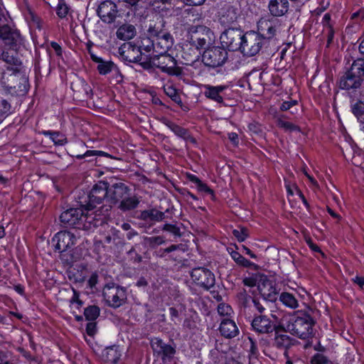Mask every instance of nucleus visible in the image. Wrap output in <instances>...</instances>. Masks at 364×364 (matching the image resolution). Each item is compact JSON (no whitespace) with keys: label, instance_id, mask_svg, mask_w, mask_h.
<instances>
[{"label":"nucleus","instance_id":"f257e3e1","mask_svg":"<svg viewBox=\"0 0 364 364\" xmlns=\"http://www.w3.org/2000/svg\"><path fill=\"white\" fill-rule=\"evenodd\" d=\"M297 314L287 325V328L297 337L308 339L313 335L314 319L309 314L299 312Z\"/></svg>","mask_w":364,"mask_h":364},{"label":"nucleus","instance_id":"f03ea898","mask_svg":"<svg viewBox=\"0 0 364 364\" xmlns=\"http://www.w3.org/2000/svg\"><path fill=\"white\" fill-rule=\"evenodd\" d=\"M173 38L170 34L166 36L154 38H141V48L150 55H159L166 54L173 46Z\"/></svg>","mask_w":364,"mask_h":364},{"label":"nucleus","instance_id":"7ed1b4c3","mask_svg":"<svg viewBox=\"0 0 364 364\" xmlns=\"http://www.w3.org/2000/svg\"><path fill=\"white\" fill-rule=\"evenodd\" d=\"M144 49L141 48V44L137 46L132 43H124L119 48V53L122 58L129 63H139L144 68H150V63L148 62V55H144Z\"/></svg>","mask_w":364,"mask_h":364},{"label":"nucleus","instance_id":"20e7f679","mask_svg":"<svg viewBox=\"0 0 364 364\" xmlns=\"http://www.w3.org/2000/svg\"><path fill=\"white\" fill-rule=\"evenodd\" d=\"M105 303L110 307L117 309L127 301V289L113 282L107 284L102 291Z\"/></svg>","mask_w":364,"mask_h":364},{"label":"nucleus","instance_id":"39448f33","mask_svg":"<svg viewBox=\"0 0 364 364\" xmlns=\"http://www.w3.org/2000/svg\"><path fill=\"white\" fill-rule=\"evenodd\" d=\"M150 68L156 67L161 72L167 73L170 75L180 76L182 74V70L177 66L176 60L169 54H162L159 55H150L148 62Z\"/></svg>","mask_w":364,"mask_h":364},{"label":"nucleus","instance_id":"423d86ee","mask_svg":"<svg viewBox=\"0 0 364 364\" xmlns=\"http://www.w3.org/2000/svg\"><path fill=\"white\" fill-rule=\"evenodd\" d=\"M264 46H267V44L259 34H257L255 31H250L244 34L241 48L239 50L245 55L254 56Z\"/></svg>","mask_w":364,"mask_h":364},{"label":"nucleus","instance_id":"0eeeda50","mask_svg":"<svg viewBox=\"0 0 364 364\" xmlns=\"http://www.w3.org/2000/svg\"><path fill=\"white\" fill-rule=\"evenodd\" d=\"M242 31L240 28H228L220 36V43L223 48L231 51L239 50L243 38Z\"/></svg>","mask_w":364,"mask_h":364},{"label":"nucleus","instance_id":"6e6552de","mask_svg":"<svg viewBox=\"0 0 364 364\" xmlns=\"http://www.w3.org/2000/svg\"><path fill=\"white\" fill-rule=\"evenodd\" d=\"M228 59V52L221 47H213L204 51L202 55L203 63L208 67L222 66Z\"/></svg>","mask_w":364,"mask_h":364},{"label":"nucleus","instance_id":"1a4fd4ad","mask_svg":"<svg viewBox=\"0 0 364 364\" xmlns=\"http://www.w3.org/2000/svg\"><path fill=\"white\" fill-rule=\"evenodd\" d=\"M191 277L195 284L205 289L213 287L215 282L214 274L202 267L193 268L191 272Z\"/></svg>","mask_w":364,"mask_h":364},{"label":"nucleus","instance_id":"9d476101","mask_svg":"<svg viewBox=\"0 0 364 364\" xmlns=\"http://www.w3.org/2000/svg\"><path fill=\"white\" fill-rule=\"evenodd\" d=\"M151 345L154 355L161 359L164 363L172 361L176 353L175 347L159 338L153 339Z\"/></svg>","mask_w":364,"mask_h":364},{"label":"nucleus","instance_id":"9b49d317","mask_svg":"<svg viewBox=\"0 0 364 364\" xmlns=\"http://www.w3.org/2000/svg\"><path fill=\"white\" fill-rule=\"evenodd\" d=\"M279 27V21L274 18H261L257 23V34L264 40L267 45L269 40L272 39Z\"/></svg>","mask_w":364,"mask_h":364},{"label":"nucleus","instance_id":"f8f14e48","mask_svg":"<svg viewBox=\"0 0 364 364\" xmlns=\"http://www.w3.org/2000/svg\"><path fill=\"white\" fill-rule=\"evenodd\" d=\"M109 184L105 181H99L90 191L88 195L87 206L95 208L97 205L102 203L105 198L108 199Z\"/></svg>","mask_w":364,"mask_h":364},{"label":"nucleus","instance_id":"ddd939ff","mask_svg":"<svg viewBox=\"0 0 364 364\" xmlns=\"http://www.w3.org/2000/svg\"><path fill=\"white\" fill-rule=\"evenodd\" d=\"M257 289L263 299L268 301L277 300V291L275 283L265 275H261L257 282Z\"/></svg>","mask_w":364,"mask_h":364},{"label":"nucleus","instance_id":"4468645a","mask_svg":"<svg viewBox=\"0 0 364 364\" xmlns=\"http://www.w3.org/2000/svg\"><path fill=\"white\" fill-rule=\"evenodd\" d=\"M83 209L70 208L63 212L60 216V222L67 227L80 230Z\"/></svg>","mask_w":364,"mask_h":364},{"label":"nucleus","instance_id":"2eb2a0df","mask_svg":"<svg viewBox=\"0 0 364 364\" xmlns=\"http://www.w3.org/2000/svg\"><path fill=\"white\" fill-rule=\"evenodd\" d=\"M53 240L56 242L55 250L63 252L75 245L77 237L74 232L64 230L58 232L54 236Z\"/></svg>","mask_w":364,"mask_h":364},{"label":"nucleus","instance_id":"dca6fc26","mask_svg":"<svg viewBox=\"0 0 364 364\" xmlns=\"http://www.w3.org/2000/svg\"><path fill=\"white\" fill-rule=\"evenodd\" d=\"M97 12L101 20L107 23H113L118 14L116 4L109 0L102 2L98 6Z\"/></svg>","mask_w":364,"mask_h":364},{"label":"nucleus","instance_id":"f3484780","mask_svg":"<svg viewBox=\"0 0 364 364\" xmlns=\"http://www.w3.org/2000/svg\"><path fill=\"white\" fill-rule=\"evenodd\" d=\"M93 208L87 206L86 210H83L80 230H92L102 224L103 219L97 218L96 213L92 211Z\"/></svg>","mask_w":364,"mask_h":364},{"label":"nucleus","instance_id":"a211bd4d","mask_svg":"<svg viewBox=\"0 0 364 364\" xmlns=\"http://www.w3.org/2000/svg\"><path fill=\"white\" fill-rule=\"evenodd\" d=\"M251 325L255 332L262 334L272 333L276 328L272 321L264 315L255 316L252 319Z\"/></svg>","mask_w":364,"mask_h":364},{"label":"nucleus","instance_id":"6ab92c4d","mask_svg":"<svg viewBox=\"0 0 364 364\" xmlns=\"http://www.w3.org/2000/svg\"><path fill=\"white\" fill-rule=\"evenodd\" d=\"M130 189L124 183H114L109 188L108 200L111 203H120L125 197L129 196Z\"/></svg>","mask_w":364,"mask_h":364},{"label":"nucleus","instance_id":"aec40b11","mask_svg":"<svg viewBox=\"0 0 364 364\" xmlns=\"http://www.w3.org/2000/svg\"><path fill=\"white\" fill-rule=\"evenodd\" d=\"M203 94L208 99L213 100L218 104H223L225 96V90L228 88V85H204Z\"/></svg>","mask_w":364,"mask_h":364},{"label":"nucleus","instance_id":"412c9836","mask_svg":"<svg viewBox=\"0 0 364 364\" xmlns=\"http://www.w3.org/2000/svg\"><path fill=\"white\" fill-rule=\"evenodd\" d=\"M194 33L191 36V41L197 48H203L207 44V38L209 39L212 31L210 28L204 26L196 27Z\"/></svg>","mask_w":364,"mask_h":364},{"label":"nucleus","instance_id":"4be33fe9","mask_svg":"<svg viewBox=\"0 0 364 364\" xmlns=\"http://www.w3.org/2000/svg\"><path fill=\"white\" fill-rule=\"evenodd\" d=\"M219 331L220 334L226 338H235L240 332L235 322L229 318H224L221 321Z\"/></svg>","mask_w":364,"mask_h":364},{"label":"nucleus","instance_id":"5701e85b","mask_svg":"<svg viewBox=\"0 0 364 364\" xmlns=\"http://www.w3.org/2000/svg\"><path fill=\"white\" fill-rule=\"evenodd\" d=\"M88 52L90 55V58L92 61L97 63V70L100 75H107L112 71V70L115 68V65L112 61L110 60H104L102 58L97 57L95 54H94L92 51L91 46H87Z\"/></svg>","mask_w":364,"mask_h":364},{"label":"nucleus","instance_id":"b1692460","mask_svg":"<svg viewBox=\"0 0 364 364\" xmlns=\"http://www.w3.org/2000/svg\"><path fill=\"white\" fill-rule=\"evenodd\" d=\"M363 79H360L359 77L355 76L350 70H348L346 74L341 78L339 82V87L341 89L350 90L353 88H358L361 85Z\"/></svg>","mask_w":364,"mask_h":364},{"label":"nucleus","instance_id":"393cba45","mask_svg":"<svg viewBox=\"0 0 364 364\" xmlns=\"http://www.w3.org/2000/svg\"><path fill=\"white\" fill-rule=\"evenodd\" d=\"M169 33L164 29V23L163 20L155 21L149 24L146 37L142 38H154L166 36Z\"/></svg>","mask_w":364,"mask_h":364},{"label":"nucleus","instance_id":"a878e982","mask_svg":"<svg viewBox=\"0 0 364 364\" xmlns=\"http://www.w3.org/2000/svg\"><path fill=\"white\" fill-rule=\"evenodd\" d=\"M294 339L284 332L275 330L272 346L279 349H287L294 344Z\"/></svg>","mask_w":364,"mask_h":364},{"label":"nucleus","instance_id":"bb28decb","mask_svg":"<svg viewBox=\"0 0 364 364\" xmlns=\"http://www.w3.org/2000/svg\"><path fill=\"white\" fill-rule=\"evenodd\" d=\"M288 9L287 0H270L269 3V10L274 16H282L288 11Z\"/></svg>","mask_w":364,"mask_h":364},{"label":"nucleus","instance_id":"cd10ccee","mask_svg":"<svg viewBox=\"0 0 364 364\" xmlns=\"http://www.w3.org/2000/svg\"><path fill=\"white\" fill-rule=\"evenodd\" d=\"M165 213L155 208L145 210L140 213L139 218L142 220L161 222L165 219Z\"/></svg>","mask_w":364,"mask_h":364},{"label":"nucleus","instance_id":"c85d7f7f","mask_svg":"<svg viewBox=\"0 0 364 364\" xmlns=\"http://www.w3.org/2000/svg\"><path fill=\"white\" fill-rule=\"evenodd\" d=\"M116 34L119 39L127 41L133 38L136 36V30L134 26L129 23H124L118 28Z\"/></svg>","mask_w":364,"mask_h":364},{"label":"nucleus","instance_id":"c756f323","mask_svg":"<svg viewBox=\"0 0 364 364\" xmlns=\"http://www.w3.org/2000/svg\"><path fill=\"white\" fill-rule=\"evenodd\" d=\"M165 124L167 127H168L176 136L185 139V140H191L193 141V137L190 135L188 131L181 127V126L175 124L173 122L167 120L165 122Z\"/></svg>","mask_w":364,"mask_h":364},{"label":"nucleus","instance_id":"7c9ffc66","mask_svg":"<svg viewBox=\"0 0 364 364\" xmlns=\"http://www.w3.org/2000/svg\"><path fill=\"white\" fill-rule=\"evenodd\" d=\"M139 199L137 196H134L129 197V196L125 197L118 205V208L123 212L132 210L137 208L139 204Z\"/></svg>","mask_w":364,"mask_h":364},{"label":"nucleus","instance_id":"2f4dec72","mask_svg":"<svg viewBox=\"0 0 364 364\" xmlns=\"http://www.w3.org/2000/svg\"><path fill=\"white\" fill-rule=\"evenodd\" d=\"M121 355L122 354L120 350H119V346H112L106 348V349L105 350V353H103V356L105 360L107 363H111L114 364L117 363L119 361Z\"/></svg>","mask_w":364,"mask_h":364},{"label":"nucleus","instance_id":"473e14b6","mask_svg":"<svg viewBox=\"0 0 364 364\" xmlns=\"http://www.w3.org/2000/svg\"><path fill=\"white\" fill-rule=\"evenodd\" d=\"M276 123L278 127L282 129L287 132H300V127L289 121L286 120V116L282 115L277 118Z\"/></svg>","mask_w":364,"mask_h":364},{"label":"nucleus","instance_id":"72a5a7b5","mask_svg":"<svg viewBox=\"0 0 364 364\" xmlns=\"http://www.w3.org/2000/svg\"><path fill=\"white\" fill-rule=\"evenodd\" d=\"M279 301L287 307L295 309L299 306V301L291 293L282 292L279 295Z\"/></svg>","mask_w":364,"mask_h":364},{"label":"nucleus","instance_id":"f704fd0d","mask_svg":"<svg viewBox=\"0 0 364 364\" xmlns=\"http://www.w3.org/2000/svg\"><path fill=\"white\" fill-rule=\"evenodd\" d=\"M237 18L238 14L237 12V9L233 7H230L226 11L225 14L222 16L220 21L224 25H229L235 22L237 20Z\"/></svg>","mask_w":364,"mask_h":364},{"label":"nucleus","instance_id":"c9c22d12","mask_svg":"<svg viewBox=\"0 0 364 364\" xmlns=\"http://www.w3.org/2000/svg\"><path fill=\"white\" fill-rule=\"evenodd\" d=\"M164 91L165 94L170 97L174 102L180 105L181 107L183 106L182 100L178 91L171 85H165L164 87Z\"/></svg>","mask_w":364,"mask_h":364},{"label":"nucleus","instance_id":"e433bc0d","mask_svg":"<svg viewBox=\"0 0 364 364\" xmlns=\"http://www.w3.org/2000/svg\"><path fill=\"white\" fill-rule=\"evenodd\" d=\"M11 104L0 94V124L11 113Z\"/></svg>","mask_w":364,"mask_h":364},{"label":"nucleus","instance_id":"4c0bfd02","mask_svg":"<svg viewBox=\"0 0 364 364\" xmlns=\"http://www.w3.org/2000/svg\"><path fill=\"white\" fill-rule=\"evenodd\" d=\"M43 134L45 136H49L50 139L53 141L55 145L62 146L67 142L66 137L58 132L44 131Z\"/></svg>","mask_w":364,"mask_h":364},{"label":"nucleus","instance_id":"58836bf2","mask_svg":"<svg viewBox=\"0 0 364 364\" xmlns=\"http://www.w3.org/2000/svg\"><path fill=\"white\" fill-rule=\"evenodd\" d=\"M350 70L354 73L355 76L362 79V77H364V59H358L354 61Z\"/></svg>","mask_w":364,"mask_h":364},{"label":"nucleus","instance_id":"ea45409f","mask_svg":"<svg viewBox=\"0 0 364 364\" xmlns=\"http://www.w3.org/2000/svg\"><path fill=\"white\" fill-rule=\"evenodd\" d=\"M230 255L233 260L238 264L245 267H249L252 265V262L250 260L247 259L242 255H241L239 252L236 251H232Z\"/></svg>","mask_w":364,"mask_h":364},{"label":"nucleus","instance_id":"a19ab883","mask_svg":"<svg viewBox=\"0 0 364 364\" xmlns=\"http://www.w3.org/2000/svg\"><path fill=\"white\" fill-rule=\"evenodd\" d=\"M84 315L88 321H94L100 315V309L97 306H90L85 309Z\"/></svg>","mask_w":364,"mask_h":364},{"label":"nucleus","instance_id":"79ce46f5","mask_svg":"<svg viewBox=\"0 0 364 364\" xmlns=\"http://www.w3.org/2000/svg\"><path fill=\"white\" fill-rule=\"evenodd\" d=\"M69 11V7L63 0H59L56 9V14L60 18H65Z\"/></svg>","mask_w":364,"mask_h":364},{"label":"nucleus","instance_id":"37998d69","mask_svg":"<svg viewBox=\"0 0 364 364\" xmlns=\"http://www.w3.org/2000/svg\"><path fill=\"white\" fill-rule=\"evenodd\" d=\"M232 234L239 242H243L248 237V230L245 228H239L233 230Z\"/></svg>","mask_w":364,"mask_h":364},{"label":"nucleus","instance_id":"c03bdc74","mask_svg":"<svg viewBox=\"0 0 364 364\" xmlns=\"http://www.w3.org/2000/svg\"><path fill=\"white\" fill-rule=\"evenodd\" d=\"M125 4V6L132 11H136L141 7L140 4L142 0H120Z\"/></svg>","mask_w":364,"mask_h":364},{"label":"nucleus","instance_id":"a18cd8bd","mask_svg":"<svg viewBox=\"0 0 364 364\" xmlns=\"http://www.w3.org/2000/svg\"><path fill=\"white\" fill-rule=\"evenodd\" d=\"M105 156L109 157V154L103 151L88 150L84 154L77 155V158L79 159H82L83 158L88 157V156Z\"/></svg>","mask_w":364,"mask_h":364},{"label":"nucleus","instance_id":"49530a36","mask_svg":"<svg viewBox=\"0 0 364 364\" xmlns=\"http://www.w3.org/2000/svg\"><path fill=\"white\" fill-rule=\"evenodd\" d=\"M218 312L221 316H230L232 313V309L230 305L222 303L218 306Z\"/></svg>","mask_w":364,"mask_h":364},{"label":"nucleus","instance_id":"de8ad7c7","mask_svg":"<svg viewBox=\"0 0 364 364\" xmlns=\"http://www.w3.org/2000/svg\"><path fill=\"white\" fill-rule=\"evenodd\" d=\"M146 240L147 243L152 247L160 245L165 242V240L162 236L146 237Z\"/></svg>","mask_w":364,"mask_h":364},{"label":"nucleus","instance_id":"09e8293b","mask_svg":"<svg viewBox=\"0 0 364 364\" xmlns=\"http://www.w3.org/2000/svg\"><path fill=\"white\" fill-rule=\"evenodd\" d=\"M162 230L164 231L169 232L175 236H177V237L181 236L180 228L175 225L165 224V225H164Z\"/></svg>","mask_w":364,"mask_h":364},{"label":"nucleus","instance_id":"8fccbe9b","mask_svg":"<svg viewBox=\"0 0 364 364\" xmlns=\"http://www.w3.org/2000/svg\"><path fill=\"white\" fill-rule=\"evenodd\" d=\"M328 362V359L326 356L321 353L315 354L311 360V364H326Z\"/></svg>","mask_w":364,"mask_h":364},{"label":"nucleus","instance_id":"3c124183","mask_svg":"<svg viewBox=\"0 0 364 364\" xmlns=\"http://www.w3.org/2000/svg\"><path fill=\"white\" fill-rule=\"evenodd\" d=\"M352 112L357 118L364 116V105L362 102L355 103L352 108Z\"/></svg>","mask_w":364,"mask_h":364},{"label":"nucleus","instance_id":"603ef678","mask_svg":"<svg viewBox=\"0 0 364 364\" xmlns=\"http://www.w3.org/2000/svg\"><path fill=\"white\" fill-rule=\"evenodd\" d=\"M0 364H11V353L0 350Z\"/></svg>","mask_w":364,"mask_h":364},{"label":"nucleus","instance_id":"864d4df0","mask_svg":"<svg viewBox=\"0 0 364 364\" xmlns=\"http://www.w3.org/2000/svg\"><path fill=\"white\" fill-rule=\"evenodd\" d=\"M197 188L200 192H204L205 193L211 195L213 197L214 196V192L210 188L207 184L203 183L201 181L199 183L196 185Z\"/></svg>","mask_w":364,"mask_h":364},{"label":"nucleus","instance_id":"5fc2aeb1","mask_svg":"<svg viewBox=\"0 0 364 364\" xmlns=\"http://www.w3.org/2000/svg\"><path fill=\"white\" fill-rule=\"evenodd\" d=\"M252 303L254 304V306L255 309L258 311L259 314L264 313L265 310V307L263 306V304L256 298H254L252 299Z\"/></svg>","mask_w":364,"mask_h":364},{"label":"nucleus","instance_id":"6e6d98bb","mask_svg":"<svg viewBox=\"0 0 364 364\" xmlns=\"http://www.w3.org/2000/svg\"><path fill=\"white\" fill-rule=\"evenodd\" d=\"M296 103L297 102L296 100L285 101L282 104L280 109L282 111H287L291 107L294 106Z\"/></svg>","mask_w":364,"mask_h":364},{"label":"nucleus","instance_id":"4d7b16f0","mask_svg":"<svg viewBox=\"0 0 364 364\" xmlns=\"http://www.w3.org/2000/svg\"><path fill=\"white\" fill-rule=\"evenodd\" d=\"M86 332L89 336H93L96 333V324L89 322L86 326Z\"/></svg>","mask_w":364,"mask_h":364},{"label":"nucleus","instance_id":"13d9d810","mask_svg":"<svg viewBox=\"0 0 364 364\" xmlns=\"http://www.w3.org/2000/svg\"><path fill=\"white\" fill-rule=\"evenodd\" d=\"M98 281V275L96 272H94L91 274L88 279V285L90 288H93L95 287Z\"/></svg>","mask_w":364,"mask_h":364},{"label":"nucleus","instance_id":"bf43d9fd","mask_svg":"<svg viewBox=\"0 0 364 364\" xmlns=\"http://www.w3.org/2000/svg\"><path fill=\"white\" fill-rule=\"evenodd\" d=\"M363 17H364V11L362 9H360L359 11L354 12L351 15V18L353 20H356V21H359V20L363 18Z\"/></svg>","mask_w":364,"mask_h":364},{"label":"nucleus","instance_id":"052dcab7","mask_svg":"<svg viewBox=\"0 0 364 364\" xmlns=\"http://www.w3.org/2000/svg\"><path fill=\"white\" fill-rule=\"evenodd\" d=\"M50 46L53 48V50L55 51V53L58 55H62V48L58 43L52 41L50 43Z\"/></svg>","mask_w":364,"mask_h":364},{"label":"nucleus","instance_id":"680f3d73","mask_svg":"<svg viewBox=\"0 0 364 364\" xmlns=\"http://www.w3.org/2000/svg\"><path fill=\"white\" fill-rule=\"evenodd\" d=\"M73 296L70 300L71 303H77L79 305H82V302L79 299V294L78 292L75 290L74 289H73Z\"/></svg>","mask_w":364,"mask_h":364},{"label":"nucleus","instance_id":"e2e57ef3","mask_svg":"<svg viewBox=\"0 0 364 364\" xmlns=\"http://www.w3.org/2000/svg\"><path fill=\"white\" fill-rule=\"evenodd\" d=\"M284 356L285 358V364H294V361L296 360L289 355L288 350H284Z\"/></svg>","mask_w":364,"mask_h":364},{"label":"nucleus","instance_id":"0e129e2a","mask_svg":"<svg viewBox=\"0 0 364 364\" xmlns=\"http://www.w3.org/2000/svg\"><path fill=\"white\" fill-rule=\"evenodd\" d=\"M228 139L232 141L234 145L238 144V135L235 132H230L228 134Z\"/></svg>","mask_w":364,"mask_h":364},{"label":"nucleus","instance_id":"69168bd1","mask_svg":"<svg viewBox=\"0 0 364 364\" xmlns=\"http://www.w3.org/2000/svg\"><path fill=\"white\" fill-rule=\"evenodd\" d=\"M205 0H183V1L190 6H198L202 4Z\"/></svg>","mask_w":364,"mask_h":364},{"label":"nucleus","instance_id":"338daca9","mask_svg":"<svg viewBox=\"0 0 364 364\" xmlns=\"http://www.w3.org/2000/svg\"><path fill=\"white\" fill-rule=\"evenodd\" d=\"M243 283L245 286L247 287H254L257 284L256 280L252 278H245L243 280Z\"/></svg>","mask_w":364,"mask_h":364},{"label":"nucleus","instance_id":"774afa93","mask_svg":"<svg viewBox=\"0 0 364 364\" xmlns=\"http://www.w3.org/2000/svg\"><path fill=\"white\" fill-rule=\"evenodd\" d=\"M136 285L139 287H145L148 285V282L144 277H140L137 280Z\"/></svg>","mask_w":364,"mask_h":364}]
</instances>
